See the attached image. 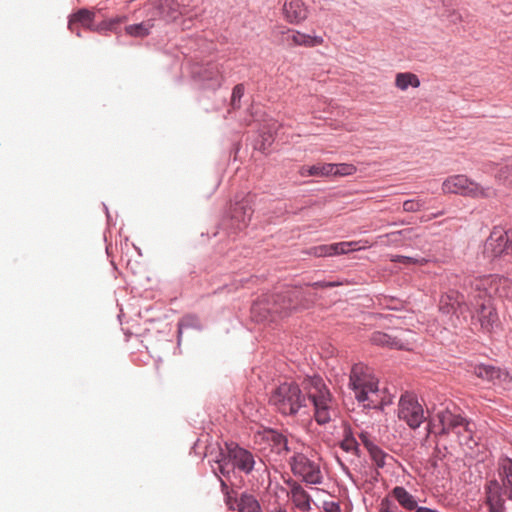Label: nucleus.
<instances>
[{"instance_id":"nucleus-1","label":"nucleus","mask_w":512,"mask_h":512,"mask_svg":"<svg viewBox=\"0 0 512 512\" xmlns=\"http://www.w3.org/2000/svg\"><path fill=\"white\" fill-rule=\"evenodd\" d=\"M451 406L454 407L450 402L446 405L442 404L439 408L434 407L430 424L435 428L438 427L440 434L447 435L453 432L458 436L461 444H468L472 440V424L460 414L455 413Z\"/></svg>"},{"instance_id":"nucleus-2","label":"nucleus","mask_w":512,"mask_h":512,"mask_svg":"<svg viewBox=\"0 0 512 512\" xmlns=\"http://www.w3.org/2000/svg\"><path fill=\"white\" fill-rule=\"evenodd\" d=\"M497 481H490L486 488L487 506L490 512H501L503 509V495L512 499V459L500 458L498 461Z\"/></svg>"},{"instance_id":"nucleus-3","label":"nucleus","mask_w":512,"mask_h":512,"mask_svg":"<svg viewBox=\"0 0 512 512\" xmlns=\"http://www.w3.org/2000/svg\"><path fill=\"white\" fill-rule=\"evenodd\" d=\"M303 387L309 400L313 403L317 423H328L334 412V399L323 379L320 377L307 378L303 382Z\"/></svg>"},{"instance_id":"nucleus-4","label":"nucleus","mask_w":512,"mask_h":512,"mask_svg":"<svg viewBox=\"0 0 512 512\" xmlns=\"http://www.w3.org/2000/svg\"><path fill=\"white\" fill-rule=\"evenodd\" d=\"M350 386L359 402H368L366 407H376L379 400L378 380L363 364H355L350 374Z\"/></svg>"},{"instance_id":"nucleus-5","label":"nucleus","mask_w":512,"mask_h":512,"mask_svg":"<svg viewBox=\"0 0 512 512\" xmlns=\"http://www.w3.org/2000/svg\"><path fill=\"white\" fill-rule=\"evenodd\" d=\"M487 282H489V278L476 281L475 288L479 293L474 295L469 301L470 305L475 306L476 318L480 323L481 328L486 332H491L500 326V320L496 309L492 305L491 297L487 292L482 291ZM474 317L475 315H472V318Z\"/></svg>"},{"instance_id":"nucleus-6","label":"nucleus","mask_w":512,"mask_h":512,"mask_svg":"<svg viewBox=\"0 0 512 512\" xmlns=\"http://www.w3.org/2000/svg\"><path fill=\"white\" fill-rule=\"evenodd\" d=\"M269 401L283 415H295L306 399L297 384L285 382L273 390Z\"/></svg>"},{"instance_id":"nucleus-7","label":"nucleus","mask_w":512,"mask_h":512,"mask_svg":"<svg viewBox=\"0 0 512 512\" xmlns=\"http://www.w3.org/2000/svg\"><path fill=\"white\" fill-rule=\"evenodd\" d=\"M441 188L444 194H459L471 198H490L496 195L492 187H483L463 174L447 177Z\"/></svg>"},{"instance_id":"nucleus-8","label":"nucleus","mask_w":512,"mask_h":512,"mask_svg":"<svg viewBox=\"0 0 512 512\" xmlns=\"http://www.w3.org/2000/svg\"><path fill=\"white\" fill-rule=\"evenodd\" d=\"M439 311L442 315L449 318L453 325H456L455 319L462 317L467 320L468 314H471L470 305L465 302L464 295L454 289H450L440 296Z\"/></svg>"},{"instance_id":"nucleus-9","label":"nucleus","mask_w":512,"mask_h":512,"mask_svg":"<svg viewBox=\"0 0 512 512\" xmlns=\"http://www.w3.org/2000/svg\"><path fill=\"white\" fill-rule=\"evenodd\" d=\"M510 252H512V232L499 226L494 227L484 243V256L495 259Z\"/></svg>"},{"instance_id":"nucleus-10","label":"nucleus","mask_w":512,"mask_h":512,"mask_svg":"<svg viewBox=\"0 0 512 512\" xmlns=\"http://www.w3.org/2000/svg\"><path fill=\"white\" fill-rule=\"evenodd\" d=\"M292 472L302 477L308 484H320L322 482V473L319 466L310 460L304 453L295 452L290 460Z\"/></svg>"},{"instance_id":"nucleus-11","label":"nucleus","mask_w":512,"mask_h":512,"mask_svg":"<svg viewBox=\"0 0 512 512\" xmlns=\"http://www.w3.org/2000/svg\"><path fill=\"white\" fill-rule=\"evenodd\" d=\"M398 417L415 429L426 419L421 404L412 395H403L398 405Z\"/></svg>"},{"instance_id":"nucleus-12","label":"nucleus","mask_w":512,"mask_h":512,"mask_svg":"<svg viewBox=\"0 0 512 512\" xmlns=\"http://www.w3.org/2000/svg\"><path fill=\"white\" fill-rule=\"evenodd\" d=\"M253 201L250 196L236 202L230 215V228L236 233L247 228L253 215Z\"/></svg>"},{"instance_id":"nucleus-13","label":"nucleus","mask_w":512,"mask_h":512,"mask_svg":"<svg viewBox=\"0 0 512 512\" xmlns=\"http://www.w3.org/2000/svg\"><path fill=\"white\" fill-rule=\"evenodd\" d=\"M255 442L261 446V449L265 450L269 447L271 451L277 454L290 450L286 437L272 429L258 431L255 434Z\"/></svg>"},{"instance_id":"nucleus-14","label":"nucleus","mask_w":512,"mask_h":512,"mask_svg":"<svg viewBox=\"0 0 512 512\" xmlns=\"http://www.w3.org/2000/svg\"><path fill=\"white\" fill-rule=\"evenodd\" d=\"M280 33L282 35V43L289 47L302 46L306 48H313L324 43L322 36L309 35L297 30L285 29Z\"/></svg>"},{"instance_id":"nucleus-15","label":"nucleus","mask_w":512,"mask_h":512,"mask_svg":"<svg viewBox=\"0 0 512 512\" xmlns=\"http://www.w3.org/2000/svg\"><path fill=\"white\" fill-rule=\"evenodd\" d=\"M473 373L483 380L491 381L494 384H498L506 388V386L512 383V377L508 372L501 370L492 365H476L473 369Z\"/></svg>"},{"instance_id":"nucleus-16","label":"nucleus","mask_w":512,"mask_h":512,"mask_svg":"<svg viewBox=\"0 0 512 512\" xmlns=\"http://www.w3.org/2000/svg\"><path fill=\"white\" fill-rule=\"evenodd\" d=\"M282 13L290 24H299L308 17L309 10L303 0H285Z\"/></svg>"},{"instance_id":"nucleus-17","label":"nucleus","mask_w":512,"mask_h":512,"mask_svg":"<svg viewBox=\"0 0 512 512\" xmlns=\"http://www.w3.org/2000/svg\"><path fill=\"white\" fill-rule=\"evenodd\" d=\"M227 449L228 457L235 467L245 473H250L253 470L255 461L251 452L234 444L227 445Z\"/></svg>"},{"instance_id":"nucleus-18","label":"nucleus","mask_w":512,"mask_h":512,"mask_svg":"<svg viewBox=\"0 0 512 512\" xmlns=\"http://www.w3.org/2000/svg\"><path fill=\"white\" fill-rule=\"evenodd\" d=\"M95 18V13L88 9H80L76 13H74L68 23V28L71 32L75 33L77 36H81L78 26L89 29L91 31H98L99 28L94 27L93 22Z\"/></svg>"},{"instance_id":"nucleus-19","label":"nucleus","mask_w":512,"mask_h":512,"mask_svg":"<svg viewBox=\"0 0 512 512\" xmlns=\"http://www.w3.org/2000/svg\"><path fill=\"white\" fill-rule=\"evenodd\" d=\"M288 484L290 486L288 496L294 506L302 512H309L311 510V496L299 483L293 481Z\"/></svg>"},{"instance_id":"nucleus-20","label":"nucleus","mask_w":512,"mask_h":512,"mask_svg":"<svg viewBox=\"0 0 512 512\" xmlns=\"http://www.w3.org/2000/svg\"><path fill=\"white\" fill-rule=\"evenodd\" d=\"M261 310H267L268 313H274L279 315L280 317L285 316L288 314V311L290 310V300H288L283 295H277L276 297H273L272 304L258 302L255 303L252 307L253 313L259 312Z\"/></svg>"},{"instance_id":"nucleus-21","label":"nucleus","mask_w":512,"mask_h":512,"mask_svg":"<svg viewBox=\"0 0 512 512\" xmlns=\"http://www.w3.org/2000/svg\"><path fill=\"white\" fill-rule=\"evenodd\" d=\"M159 10L162 17L167 21H174L180 15L186 13L185 7H182L176 0H162Z\"/></svg>"},{"instance_id":"nucleus-22","label":"nucleus","mask_w":512,"mask_h":512,"mask_svg":"<svg viewBox=\"0 0 512 512\" xmlns=\"http://www.w3.org/2000/svg\"><path fill=\"white\" fill-rule=\"evenodd\" d=\"M392 496L398 501V503L406 510L412 511L417 508V501L415 497L410 494L404 487L397 486L392 490Z\"/></svg>"},{"instance_id":"nucleus-23","label":"nucleus","mask_w":512,"mask_h":512,"mask_svg":"<svg viewBox=\"0 0 512 512\" xmlns=\"http://www.w3.org/2000/svg\"><path fill=\"white\" fill-rule=\"evenodd\" d=\"M371 342L377 346L389 347L393 349H406V346L396 337L377 331L371 336Z\"/></svg>"},{"instance_id":"nucleus-24","label":"nucleus","mask_w":512,"mask_h":512,"mask_svg":"<svg viewBox=\"0 0 512 512\" xmlns=\"http://www.w3.org/2000/svg\"><path fill=\"white\" fill-rule=\"evenodd\" d=\"M395 86L405 91L409 87L418 88L420 86V80L418 76L412 72H400L395 76Z\"/></svg>"},{"instance_id":"nucleus-25","label":"nucleus","mask_w":512,"mask_h":512,"mask_svg":"<svg viewBox=\"0 0 512 512\" xmlns=\"http://www.w3.org/2000/svg\"><path fill=\"white\" fill-rule=\"evenodd\" d=\"M413 230L412 229H403L391 233H387L385 235H381L379 239H386L383 243L386 245H401L407 240L412 239Z\"/></svg>"},{"instance_id":"nucleus-26","label":"nucleus","mask_w":512,"mask_h":512,"mask_svg":"<svg viewBox=\"0 0 512 512\" xmlns=\"http://www.w3.org/2000/svg\"><path fill=\"white\" fill-rule=\"evenodd\" d=\"M154 23L152 19L143 21L139 24H132L125 27V31L128 35L133 37H145L150 33Z\"/></svg>"},{"instance_id":"nucleus-27","label":"nucleus","mask_w":512,"mask_h":512,"mask_svg":"<svg viewBox=\"0 0 512 512\" xmlns=\"http://www.w3.org/2000/svg\"><path fill=\"white\" fill-rule=\"evenodd\" d=\"M364 445L368 450L371 459L375 462V464L380 468L383 467L385 465V460L388 457V455L371 441L364 440Z\"/></svg>"},{"instance_id":"nucleus-28","label":"nucleus","mask_w":512,"mask_h":512,"mask_svg":"<svg viewBox=\"0 0 512 512\" xmlns=\"http://www.w3.org/2000/svg\"><path fill=\"white\" fill-rule=\"evenodd\" d=\"M239 512H261L258 501L252 495H242L238 503Z\"/></svg>"},{"instance_id":"nucleus-29","label":"nucleus","mask_w":512,"mask_h":512,"mask_svg":"<svg viewBox=\"0 0 512 512\" xmlns=\"http://www.w3.org/2000/svg\"><path fill=\"white\" fill-rule=\"evenodd\" d=\"M494 178L500 185L512 187V162L500 167Z\"/></svg>"},{"instance_id":"nucleus-30","label":"nucleus","mask_w":512,"mask_h":512,"mask_svg":"<svg viewBox=\"0 0 512 512\" xmlns=\"http://www.w3.org/2000/svg\"><path fill=\"white\" fill-rule=\"evenodd\" d=\"M203 79L205 81H211L209 86L212 88H218L222 83V75L217 66L206 69L203 73Z\"/></svg>"},{"instance_id":"nucleus-31","label":"nucleus","mask_w":512,"mask_h":512,"mask_svg":"<svg viewBox=\"0 0 512 512\" xmlns=\"http://www.w3.org/2000/svg\"><path fill=\"white\" fill-rule=\"evenodd\" d=\"M333 169H335V164H317L311 166L309 173L313 176H329L332 175Z\"/></svg>"},{"instance_id":"nucleus-32","label":"nucleus","mask_w":512,"mask_h":512,"mask_svg":"<svg viewBox=\"0 0 512 512\" xmlns=\"http://www.w3.org/2000/svg\"><path fill=\"white\" fill-rule=\"evenodd\" d=\"M306 253L315 257L333 256L332 244L311 247L306 251Z\"/></svg>"},{"instance_id":"nucleus-33","label":"nucleus","mask_w":512,"mask_h":512,"mask_svg":"<svg viewBox=\"0 0 512 512\" xmlns=\"http://www.w3.org/2000/svg\"><path fill=\"white\" fill-rule=\"evenodd\" d=\"M357 171V168L353 164L342 163L335 164V169H333L332 175L335 176H349L354 174Z\"/></svg>"},{"instance_id":"nucleus-34","label":"nucleus","mask_w":512,"mask_h":512,"mask_svg":"<svg viewBox=\"0 0 512 512\" xmlns=\"http://www.w3.org/2000/svg\"><path fill=\"white\" fill-rule=\"evenodd\" d=\"M340 447L342 450H344L347 453H351L353 455H356L358 452V443L353 437H345L340 442Z\"/></svg>"},{"instance_id":"nucleus-35","label":"nucleus","mask_w":512,"mask_h":512,"mask_svg":"<svg viewBox=\"0 0 512 512\" xmlns=\"http://www.w3.org/2000/svg\"><path fill=\"white\" fill-rule=\"evenodd\" d=\"M392 262H400L405 265H411V264H417V265H424L427 263V260L425 258H412L407 256H392L390 258Z\"/></svg>"},{"instance_id":"nucleus-36","label":"nucleus","mask_w":512,"mask_h":512,"mask_svg":"<svg viewBox=\"0 0 512 512\" xmlns=\"http://www.w3.org/2000/svg\"><path fill=\"white\" fill-rule=\"evenodd\" d=\"M425 202L423 200H406L403 203V210L405 212H417L422 209Z\"/></svg>"},{"instance_id":"nucleus-37","label":"nucleus","mask_w":512,"mask_h":512,"mask_svg":"<svg viewBox=\"0 0 512 512\" xmlns=\"http://www.w3.org/2000/svg\"><path fill=\"white\" fill-rule=\"evenodd\" d=\"M244 95V86L242 84H238L233 88L232 96H231V105L233 108H238L240 100Z\"/></svg>"},{"instance_id":"nucleus-38","label":"nucleus","mask_w":512,"mask_h":512,"mask_svg":"<svg viewBox=\"0 0 512 512\" xmlns=\"http://www.w3.org/2000/svg\"><path fill=\"white\" fill-rule=\"evenodd\" d=\"M178 326H179V331H181L185 327H190V326L198 327L199 319L196 316L187 315L180 320Z\"/></svg>"},{"instance_id":"nucleus-39","label":"nucleus","mask_w":512,"mask_h":512,"mask_svg":"<svg viewBox=\"0 0 512 512\" xmlns=\"http://www.w3.org/2000/svg\"><path fill=\"white\" fill-rule=\"evenodd\" d=\"M353 245V243H347V242H339L332 244L333 248V255H342L347 254L350 252L349 247Z\"/></svg>"},{"instance_id":"nucleus-40","label":"nucleus","mask_w":512,"mask_h":512,"mask_svg":"<svg viewBox=\"0 0 512 512\" xmlns=\"http://www.w3.org/2000/svg\"><path fill=\"white\" fill-rule=\"evenodd\" d=\"M508 280L507 278H500L499 279V286L497 288L500 295H503L507 298L512 297V287L505 286L504 281Z\"/></svg>"},{"instance_id":"nucleus-41","label":"nucleus","mask_w":512,"mask_h":512,"mask_svg":"<svg viewBox=\"0 0 512 512\" xmlns=\"http://www.w3.org/2000/svg\"><path fill=\"white\" fill-rule=\"evenodd\" d=\"M343 282L339 281H324V282H314L311 284L313 288H333L343 285Z\"/></svg>"},{"instance_id":"nucleus-42","label":"nucleus","mask_w":512,"mask_h":512,"mask_svg":"<svg viewBox=\"0 0 512 512\" xmlns=\"http://www.w3.org/2000/svg\"><path fill=\"white\" fill-rule=\"evenodd\" d=\"M324 512H340V506L334 501H325L323 503Z\"/></svg>"},{"instance_id":"nucleus-43","label":"nucleus","mask_w":512,"mask_h":512,"mask_svg":"<svg viewBox=\"0 0 512 512\" xmlns=\"http://www.w3.org/2000/svg\"><path fill=\"white\" fill-rule=\"evenodd\" d=\"M348 243H353V245H351L349 247L350 252L351 251H358V250L364 249L366 247H369L367 240L349 241Z\"/></svg>"},{"instance_id":"nucleus-44","label":"nucleus","mask_w":512,"mask_h":512,"mask_svg":"<svg viewBox=\"0 0 512 512\" xmlns=\"http://www.w3.org/2000/svg\"><path fill=\"white\" fill-rule=\"evenodd\" d=\"M381 512H400L397 506L391 505L387 500L381 503Z\"/></svg>"},{"instance_id":"nucleus-45","label":"nucleus","mask_w":512,"mask_h":512,"mask_svg":"<svg viewBox=\"0 0 512 512\" xmlns=\"http://www.w3.org/2000/svg\"><path fill=\"white\" fill-rule=\"evenodd\" d=\"M225 495H226V497H225L226 504L231 509H233V504L236 502V499L228 491L225 492Z\"/></svg>"},{"instance_id":"nucleus-46","label":"nucleus","mask_w":512,"mask_h":512,"mask_svg":"<svg viewBox=\"0 0 512 512\" xmlns=\"http://www.w3.org/2000/svg\"><path fill=\"white\" fill-rule=\"evenodd\" d=\"M311 170V166H302L299 170V173L303 177L311 176L309 171Z\"/></svg>"},{"instance_id":"nucleus-47","label":"nucleus","mask_w":512,"mask_h":512,"mask_svg":"<svg viewBox=\"0 0 512 512\" xmlns=\"http://www.w3.org/2000/svg\"><path fill=\"white\" fill-rule=\"evenodd\" d=\"M415 512H437L436 510L427 508V507H419Z\"/></svg>"},{"instance_id":"nucleus-48","label":"nucleus","mask_w":512,"mask_h":512,"mask_svg":"<svg viewBox=\"0 0 512 512\" xmlns=\"http://www.w3.org/2000/svg\"><path fill=\"white\" fill-rule=\"evenodd\" d=\"M504 285H505V286L512 287V281H511V280H505V281H504Z\"/></svg>"},{"instance_id":"nucleus-49","label":"nucleus","mask_w":512,"mask_h":512,"mask_svg":"<svg viewBox=\"0 0 512 512\" xmlns=\"http://www.w3.org/2000/svg\"><path fill=\"white\" fill-rule=\"evenodd\" d=\"M273 512H287V511L282 508H276Z\"/></svg>"},{"instance_id":"nucleus-50","label":"nucleus","mask_w":512,"mask_h":512,"mask_svg":"<svg viewBox=\"0 0 512 512\" xmlns=\"http://www.w3.org/2000/svg\"><path fill=\"white\" fill-rule=\"evenodd\" d=\"M221 485H222L223 489H227V485L223 481H221Z\"/></svg>"}]
</instances>
